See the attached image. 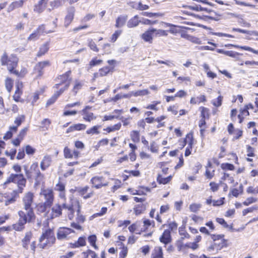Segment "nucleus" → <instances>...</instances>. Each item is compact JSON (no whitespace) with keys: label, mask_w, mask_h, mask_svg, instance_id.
I'll list each match as a JSON object with an SVG mask.
<instances>
[{"label":"nucleus","mask_w":258,"mask_h":258,"mask_svg":"<svg viewBox=\"0 0 258 258\" xmlns=\"http://www.w3.org/2000/svg\"><path fill=\"white\" fill-rule=\"evenodd\" d=\"M32 236V233L31 232L29 231L26 233L25 236L22 240L23 246L24 248H27L28 245L29 243Z\"/></svg>","instance_id":"obj_30"},{"label":"nucleus","mask_w":258,"mask_h":258,"mask_svg":"<svg viewBox=\"0 0 258 258\" xmlns=\"http://www.w3.org/2000/svg\"><path fill=\"white\" fill-rule=\"evenodd\" d=\"M5 86L8 92H11L13 86V80L10 78H7L5 81Z\"/></svg>","instance_id":"obj_37"},{"label":"nucleus","mask_w":258,"mask_h":258,"mask_svg":"<svg viewBox=\"0 0 258 258\" xmlns=\"http://www.w3.org/2000/svg\"><path fill=\"white\" fill-rule=\"evenodd\" d=\"M222 97L219 96L217 99H214L212 101V104L213 105L216 107H219L222 104Z\"/></svg>","instance_id":"obj_49"},{"label":"nucleus","mask_w":258,"mask_h":258,"mask_svg":"<svg viewBox=\"0 0 258 258\" xmlns=\"http://www.w3.org/2000/svg\"><path fill=\"white\" fill-rule=\"evenodd\" d=\"M75 9L74 7H70L67 10V15L64 19V26L68 27L74 19Z\"/></svg>","instance_id":"obj_11"},{"label":"nucleus","mask_w":258,"mask_h":258,"mask_svg":"<svg viewBox=\"0 0 258 258\" xmlns=\"http://www.w3.org/2000/svg\"><path fill=\"white\" fill-rule=\"evenodd\" d=\"M191 219L197 223H201L203 220V218L201 217L197 216L196 215H192L191 216Z\"/></svg>","instance_id":"obj_61"},{"label":"nucleus","mask_w":258,"mask_h":258,"mask_svg":"<svg viewBox=\"0 0 258 258\" xmlns=\"http://www.w3.org/2000/svg\"><path fill=\"white\" fill-rule=\"evenodd\" d=\"M64 204L63 205L62 208L59 205H55L51 209V213L47 214V217L50 218V219H53L59 216L61 214L62 208L67 210V209L64 208Z\"/></svg>","instance_id":"obj_8"},{"label":"nucleus","mask_w":258,"mask_h":258,"mask_svg":"<svg viewBox=\"0 0 258 258\" xmlns=\"http://www.w3.org/2000/svg\"><path fill=\"white\" fill-rule=\"evenodd\" d=\"M246 149L247 152V156L248 157H254L255 156L254 154V149L249 145L246 146Z\"/></svg>","instance_id":"obj_53"},{"label":"nucleus","mask_w":258,"mask_h":258,"mask_svg":"<svg viewBox=\"0 0 258 258\" xmlns=\"http://www.w3.org/2000/svg\"><path fill=\"white\" fill-rule=\"evenodd\" d=\"M112 69V68L109 67H104L99 70V76L103 77L106 76Z\"/></svg>","instance_id":"obj_35"},{"label":"nucleus","mask_w":258,"mask_h":258,"mask_svg":"<svg viewBox=\"0 0 258 258\" xmlns=\"http://www.w3.org/2000/svg\"><path fill=\"white\" fill-rule=\"evenodd\" d=\"M155 28H152L145 31L141 36V38L147 42L151 44L153 42L155 33Z\"/></svg>","instance_id":"obj_10"},{"label":"nucleus","mask_w":258,"mask_h":258,"mask_svg":"<svg viewBox=\"0 0 258 258\" xmlns=\"http://www.w3.org/2000/svg\"><path fill=\"white\" fill-rule=\"evenodd\" d=\"M64 208L67 209L68 216L69 219L72 220L74 217V213L76 212L77 215V220L81 222H83L85 220V217L80 215V205L79 202L77 200H73L72 205L67 206L66 205H63Z\"/></svg>","instance_id":"obj_5"},{"label":"nucleus","mask_w":258,"mask_h":258,"mask_svg":"<svg viewBox=\"0 0 258 258\" xmlns=\"http://www.w3.org/2000/svg\"><path fill=\"white\" fill-rule=\"evenodd\" d=\"M187 139H188L189 141H188V145L185 151V156L186 157L188 156L191 154V150L192 149V145L194 144V139L192 134H187Z\"/></svg>","instance_id":"obj_17"},{"label":"nucleus","mask_w":258,"mask_h":258,"mask_svg":"<svg viewBox=\"0 0 258 258\" xmlns=\"http://www.w3.org/2000/svg\"><path fill=\"white\" fill-rule=\"evenodd\" d=\"M55 241L54 233L50 229H47L43 232L39 238L38 246L42 249L51 246Z\"/></svg>","instance_id":"obj_4"},{"label":"nucleus","mask_w":258,"mask_h":258,"mask_svg":"<svg viewBox=\"0 0 258 258\" xmlns=\"http://www.w3.org/2000/svg\"><path fill=\"white\" fill-rule=\"evenodd\" d=\"M48 0H40L34 6V11L38 14L41 13L46 8Z\"/></svg>","instance_id":"obj_14"},{"label":"nucleus","mask_w":258,"mask_h":258,"mask_svg":"<svg viewBox=\"0 0 258 258\" xmlns=\"http://www.w3.org/2000/svg\"><path fill=\"white\" fill-rule=\"evenodd\" d=\"M40 35L36 31H35L34 33H32L27 38V41H35L39 38Z\"/></svg>","instance_id":"obj_46"},{"label":"nucleus","mask_w":258,"mask_h":258,"mask_svg":"<svg viewBox=\"0 0 258 258\" xmlns=\"http://www.w3.org/2000/svg\"><path fill=\"white\" fill-rule=\"evenodd\" d=\"M224 198H221L220 200H212L211 199H208L206 203L208 205L212 204L214 206H218L222 205L224 203Z\"/></svg>","instance_id":"obj_32"},{"label":"nucleus","mask_w":258,"mask_h":258,"mask_svg":"<svg viewBox=\"0 0 258 258\" xmlns=\"http://www.w3.org/2000/svg\"><path fill=\"white\" fill-rule=\"evenodd\" d=\"M33 201V195H26L23 198V202L24 204V208L27 211L26 214L29 211L33 212L31 207V205Z\"/></svg>","instance_id":"obj_13"},{"label":"nucleus","mask_w":258,"mask_h":258,"mask_svg":"<svg viewBox=\"0 0 258 258\" xmlns=\"http://www.w3.org/2000/svg\"><path fill=\"white\" fill-rule=\"evenodd\" d=\"M155 36L159 37L161 36H167L168 35L167 32L165 30L162 29H155Z\"/></svg>","instance_id":"obj_47"},{"label":"nucleus","mask_w":258,"mask_h":258,"mask_svg":"<svg viewBox=\"0 0 258 258\" xmlns=\"http://www.w3.org/2000/svg\"><path fill=\"white\" fill-rule=\"evenodd\" d=\"M207 251L212 254H215L218 252L217 251V247L214 243L207 248Z\"/></svg>","instance_id":"obj_54"},{"label":"nucleus","mask_w":258,"mask_h":258,"mask_svg":"<svg viewBox=\"0 0 258 258\" xmlns=\"http://www.w3.org/2000/svg\"><path fill=\"white\" fill-rule=\"evenodd\" d=\"M141 21L139 20L138 15H136L133 18H131L127 23V26L128 28H133L137 26Z\"/></svg>","instance_id":"obj_24"},{"label":"nucleus","mask_w":258,"mask_h":258,"mask_svg":"<svg viewBox=\"0 0 258 258\" xmlns=\"http://www.w3.org/2000/svg\"><path fill=\"white\" fill-rule=\"evenodd\" d=\"M201 208V205L200 204L194 203L189 206V209L192 212H198Z\"/></svg>","instance_id":"obj_44"},{"label":"nucleus","mask_w":258,"mask_h":258,"mask_svg":"<svg viewBox=\"0 0 258 258\" xmlns=\"http://www.w3.org/2000/svg\"><path fill=\"white\" fill-rule=\"evenodd\" d=\"M10 182H14L17 183L18 189L16 191V193H22L23 191V189L26 186V179L24 178L22 174H11L7 180L5 181V184H7Z\"/></svg>","instance_id":"obj_6"},{"label":"nucleus","mask_w":258,"mask_h":258,"mask_svg":"<svg viewBox=\"0 0 258 258\" xmlns=\"http://www.w3.org/2000/svg\"><path fill=\"white\" fill-rule=\"evenodd\" d=\"M257 201V199L253 197H250L246 199V200L243 203L244 206H247L252 203H255Z\"/></svg>","instance_id":"obj_45"},{"label":"nucleus","mask_w":258,"mask_h":258,"mask_svg":"<svg viewBox=\"0 0 258 258\" xmlns=\"http://www.w3.org/2000/svg\"><path fill=\"white\" fill-rule=\"evenodd\" d=\"M16 152V149H12L10 151H6L5 154L7 156H10L11 159L13 160L15 156Z\"/></svg>","instance_id":"obj_51"},{"label":"nucleus","mask_w":258,"mask_h":258,"mask_svg":"<svg viewBox=\"0 0 258 258\" xmlns=\"http://www.w3.org/2000/svg\"><path fill=\"white\" fill-rule=\"evenodd\" d=\"M27 73V71L26 69L25 68H23L20 72L18 70H16L14 72L13 74L15 75L16 76L18 77L23 78L25 76Z\"/></svg>","instance_id":"obj_39"},{"label":"nucleus","mask_w":258,"mask_h":258,"mask_svg":"<svg viewBox=\"0 0 258 258\" xmlns=\"http://www.w3.org/2000/svg\"><path fill=\"white\" fill-rule=\"evenodd\" d=\"M25 119V116L24 115H20L18 116L15 119L14 123L16 124L15 126H12V127H17V131L18 130V127L19 126L21 123L24 121Z\"/></svg>","instance_id":"obj_33"},{"label":"nucleus","mask_w":258,"mask_h":258,"mask_svg":"<svg viewBox=\"0 0 258 258\" xmlns=\"http://www.w3.org/2000/svg\"><path fill=\"white\" fill-rule=\"evenodd\" d=\"M103 60L101 59H97L96 58H93L90 62V66L94 67L95 66L99 65L102 62Z\"/></svg>","instance_id":"obj_56"},{"label":"nucleus","mask_w":258,"mask_h":258,"mask_svg":"<svg viewBox=\"0 0 258 258\" xmlns=\"http://www.w3.org/2000/svg\"><path fill=\"white\" fill-rule=\"evenodd\" d=\"M77 243L80 247L84 246L86 245V238L85 237H80L77 241Z\"/></svg>","instance_id":"obj_58"},{"label":"nucleus","mask_w":258,"mask_h":258,"mask_svg":"<svg viewBox=\"0 0 258 258\" xmlns=\"http://www.w3.org/2000/svg\"><path fill=\"white\" fill-rule=\"evenodd\" d=\"M74 232L72 229L67 227H60L57 233V237L59 240H62L68 237L71 233Z\"/></svg>","instance_id":"obj_7"},{"label":"nucleus","mask_w":258,"mask_h":258,"mask_svg":"<svg viewBox=\"0 0 258 258\" xmlns=\"http://www.w3.org/2000/svg\"><path fill=\"white\" fill-rule=\"evenodd\" d=\"M131 138L132 140L134 143H138L140 141V134L139 132L137 131H133L131 133Z\"/></svg>","instance_id":"obj_34"},{"label":"nucleus","mask_w":258,"mask_h":258,"mask_svg":"<svg viewBox=\"0 0 258 258\" xmlns=\"http://www.w3.org/2000/svg\"><path fill=\"white\" fill-rule=\"evenodd\" d=\"M127 19V16H120L116 20L115 27L121 28L125 24Z\"/></svg>","instance_id":"obj_25"},{"label":"nucleus","mask_w":258,"mask_h":258,"mask_svg":"<svg viewBox=\"0 0 258 258\" xmlns=\"http://www.w3.org/2000/svg\"><path fill=\"white\" fill-rule=\"evenodd\" d=\"M43 92V89H41L39 90L36 91L34 93L33 97H32V104H33L35 102H36L37 100L39 99V96L42 94Z\"/></svg>","instance_id":"obj_42"},{"label":"nucleus","mask_w":258,"mask_h":258,"mask_svg":"<svg viewBox=\"0 0 258 258\" xmlns=\"http://www.w3.org/2000/svg\"><path fill=\"white\" fill-rule=\"evenodd\" d=\"M88 46L90 48L91 50L95 52H98L99 51V49L97 48L96 44L92 39H88Z\"/></svg>","instance_id":"obj_41"},{"label":"nucleus","mask_w":258,"mask_h":258,"mask_svg":"<svg viewBox=\"0 0 258 258\" xmlns=\"http://www.w3.org/2000/svg\"><path fill=\"white\" fill-rule=\"evenodd\" d=\"M58 97L54 94L51 98H50L46 102V106H48L51 104H52L57 99Z\"/></svg>","instance_id":"obj_62"},{"label":"nucleus","mask_w":258,"mask_h":258,"mask_svg":"<svg viewBox=\"0 0 258 258\" xmlns=\"http://www.w3.org/2000/svg\"><path fill=\"white\" fill-rule=\"evenodd\" d=\"M25 174L28 180L32 181L34 178L35 180V185H37L42 181L44 176L40 172L37 163H33L30 166V169H28L27 166H24Z\"/></svg>","instance_id":"obj_1"},{"label":"nucleus","mask_w":258,"mask_h":258,"mask_svg":"<svg viewBox=\"0 0 258 258\" xmlns=\"http://www.w3.org/2000/svg\"><path fill=\"white\" fill-rule=\"evenodd\" d=\"M161 242L166 244L171 241L170 231L169 230H165L160 238Z\"/></svg>","instance_id":"obj_19"},{"label":"nucleus","mask_w":258,"mask_h":258,"mask_svg":"<svg viewBox=\"0 0 258 258\" xmlns=\"http://www.w3.org/2000/svg\"><path fill=\"white\" fill-rule=\"evenodd\" d=\"M71 74V71H69L65 73L64 74L62 75L59 76L57 78V80L59 81V83L56 84L55 85V87L56 88H58L60 85L65 83L66 82L69 83L70 84V82L72 81V78L70 77V75Z\"/></svg>","instance_id":"obj_9"},{"label":"nucleus","mask_w":258,"mask_h":258,"mask_svg":"<svg viewBox=\"0 0 258 258\" xmlns=\"http://www.w3.org/2000/svg\"><path fill=\"white\" fill-rule=\"evenodd\" d=\"M150 94V92L148 89L144 90H138L137 91H132V94L133 96L138 97V96H144L148 95Z\"/></svg>","instance_id":"obj_28"},{"label":"nucleus","mask_w":258,"mask_h":258,"mask_svg":"<svg viewBox=\"0 0 258 258\" xmlns=\"http://www.w3.org/2000/svg\"><path fill=\"white\" fill-rule=\"evenodd\" d=\"M215 245L217 247V251L221 250L223 247L227 246V240H225L224 237L219 239L217 241L214 242Z\"/></svg>","instance_id":"obj_23"},{"label":"nucleus","mask_w":258,"mask_h":258,"mask_svg":"<svg viewBox=\"0 0 258 258\" xmlns=\"http://www.w3.org/2000/svg\"><path fill=\"white\" fill-rule=\"evenodd\" d=\"M171 178V175H169L167 177H163L161 175H159L157 178V180L160 183L166 184L170 181Z\"/></svg>","instance_id":"obj_38"},{"label":"nucleus","mask_w":258,"mask_h":258,"mask_svg":"<svg viewBox=\"0 0 258 258\" xmlns=\"http://www.w3.org/2000/svg\"><path fill=\"white\" fill-rule=\"evenodd\" d=\"M45 201L44 203V207H49L52 203L53 200V195H41Z\"/></svg>","instance_id":"obj_29"},{"label":"nucleus","mask_w":258,"mask_h":258,"mask_svg":"<svg viewBox=\"0 0 258 258\" xmlns=\"http://www.w3.org/2000/svg\"><path fill=\"white\" fill-rule=\"evenodd\" d=\"M206 12L208 13V15H203V16L207 19L218 21L221 18V16L214 11L208 9Z\"/></svg>","instance_id":"obj_15"},{"label":"nucleus","mask_w":258,"mask_h":258,"mask_svg":"<svg viewBox=\"0 0 258 258\" xmlns=\"http://www.w3.org/2000/svg\"><path fill=\"white\" fill-rule=\"evenodd\" d=\"M100 127H101L100 125H95V126H93L92 127L87 130L86 133L88 135L99 134V132L98 131V129L100 128Z\"/></svg>","instance_id":"obj_36"},{"label":"nucleus","mask_w":258,"mask_h":258,"mask_svg":"<svg viewBox=\"0 0 258 258\" xmlns=\"http://www.w3.org/2000/svg\"><path fill=\"white\" fill-rule=\"evenodd\" d=\"M74 131L84 130L86 128V125L82 123H78L73 124Z\"/></svg>","instance_id":"obj_50"},{"label":"nucleus","mask_w":258,"mask_h":258,"mask_svg":"<svg viewBox=\"0 0 258 258\" xmlns=\"http://www.w3.org/2000/svg\"><path fill=\"white\" fill-rule=\"evenodd\" d=\"M151 258H163V250L161 247H155L151 254Z\"/></svg>","instance_id":"obj_21"},{"label":"nucleus","mask_w":258,"mask_h":258,"mask_svg":"<svg viewBox=\"0 0 258 258\" xmlns=\"http://www.w3.org/2000/svg\"><path fill=\"white\" fill-rule=\"evenodd\" d=\"M121 33V30H119L115 31V32L112 35L111 41L112 42H115Z\"/></svg>","instance_id":"obj_59"},{"label":"nucleus","mask_w":258,"mask_h":258,"mask_svg":"<svg viewBox=\"0 0 258 258\" xmlns=\"http://www.w3.org/2000/svg\"><path fill=\"white\" fill-rule=\"evenodd\" d=\"M97 240L96 236L95 235H92L88 237V241L93 247H94L95 249H97L98 247L97 245H96V241Z\"/></svg>","instance_id":"obj_43"},{"label":"nucleus","mask_w":258,"mask_h":258,"mask_svg":"<svg viewBox=\"0 0 258 258\" xmlns=\"http://www.w3.org/2000/svg\"><path fill=\"white\" fill-rule=\"evenodd\" d=\"M17 132V127L10 126L9 130L5 134L3 139L5 140L10 139L12 137L13 134Z\"/></svg>","instance_id":"obj_31"},{"label":"nucleus","mask_w":258,"mask_h":258,"mask_svg":"<svg viewBox=\"0 0 258 258\" xmlns=\"http://www.w3.org/2000/svg\"><path fill=\"white\" fill-rule=\"evenodd\" d=\"M27 1V0H19L18 1L13 2L8 7V12H10L15 9L22 7L24 3Z\"/></svg>","instance_id":"obj_16"},{"label":"nucleus","mask_w":258,"mask_h":258,"mask_svg":"<svg viewBox=\"0 0 258 258\" xmlns=\"http://www.w3.org/2000/svg\"><path fill=\"white\" fill-rule=\"evenodd\" d=\"M107 208L106 207H103L101 208V211L100 212L94 214L92 217L96 218L97 217L102 216L107 212Z\"/></svg>","instance_id":"obj_52"},{"label":"nucleus","mask_w":258,"mask_h":258,"mask_svg":"<svg viewBox=\"0 0 258 258\" xmlns=\"http://www.w3.org/2000/svg\"><path fill=\"white\" fill-rule=\"evenodd\" d=\"M82 112L84 114L83 118L86 121L90 122L96 118V117L94 115V114L92 112L86 111V109H83L82 110Z\"/></svg>","instance_id":"obj_27"},{"label":"nucleus","mask_w":258,"mask_h":258,"mask_svg":"<svg viewBox=\"0 0 258 258\" xmlns=\"http://www.w3.org/2000/svg\"><path fill=\"white\" fill-rule=\"evenodd\" d=\"M51 162V158L49 156H45L40 163L41 169L42 170H45L50 166Z\"/></svg>","instance_id":"obj_22"},{"label":"nucleus","mask_w":258,"mask_h":258,"mask_svg":"<svg viewBox=\"0 0 258 258\" xmlns=\"http://www.w3.org/2000/svg\"><path fill=\"white\" fill-rule=\"evenodd\" d=\"M49 43L45 42L39 48V50L37 52V56L38 57L44 55L49 49Z\"/></svg>","instance_id":"obj_26"},{"label":"nucleus","mask_w":258,"mask_h":258,"mask_svg":"<svg viewBox=\"0 0 258 258\" xmlns=\"http://www.w3.org/2000/svg\"><path fill=\"white\" fill-rule=\"evenodd\" d=\"M18 58L15 54H11L8 56L6 52H4L1 57V63L2 66H7V69L10 74H14L16 68L18 66Z\"/></svg>","instance_id":"obj_2"},{"label":"nucleus","mask_w":258,"mask_h":258,"mask_svg":"<svg viewBox=\"0 0 258 258\" xmlns=\"http://www.w3.org/2000/svg\"><path fill=\"white\" fill-rule=\"evenodd\" d=\"M225 55L233 58H236L240 55V54L233 51H226Z\"/></svg>","instance_id":"obj_57"},{"label":"nucleus","mask_w":258,"mask_h":258,"mask_svg":"<svg viewBox=\"0 0 258 258\" xmlns=\"http://www.w3.org/2000/svg\"><path fill=\"white\" fill-rule=\"evenodd\" d=\"M22 93V91H18V90H16L15 92V94L13 96V98L15 101L16 102L21 101L20 96Z\"/></svg>","instance_id":"obj_55"},{"label":"nucleus","mask_w":258,"mask_h":258,"mask_svg":"<svg viewBox=\"0 0 258 258\" xmlns=\"http://www.w3.org/2000/svg\"><path fill=\"white\" fill-rule=\"evenodd\" d=\"M26 152L27 154L32 155L34 153L35 149L29 145H27L25 147Z\"/></svg>","instance_id":"obj_63"},{"label":"nucleus","mask_w":258,"mask_h":258,"mask_svg":"<svg viewBox=\"0 0 258 258\" xmlns=\"http://www.w3.org/2000/svg\"><path fill=\"white\" fill-rule=\"evenodd\" d=\"M84 84L83 82L79 80H76L74 82V86L72 89V93L73 94L74 96H75L78 91L80 90Z\"/></svg>","instance_id":"obj_18"},{"label":"nucleus","mask_w":258,"mask_h":258,"mask_svg":"<svg viewBox=\"0 0 258 258\" xmlns=\"http://www.w3.org/2000/svg\"><path fill=\"white\" fill-rule=\"evenodd\" d=\"M121 125V123H118L112 126L108 127L106 128H104V130L106 131L108 133H110L111 132L119 130L120 128Z\"/></svg>","instance_id":"obj_40"},{"label":"nucleus","mask_w":258,"mask_h":258,"mask_svg":"<svg viewBox=\"0 0 258 258\" xmlns=\"http://www.w3.org/2000/svg\"><path fill=\"white\" fill-rule=\"evenodd\" d=\"M50 62L48 60L39 62L35 67V70L38 72V75L41 76L43 74L42 70L43 68L49 66Z\"/></svg>","instance_id":"obj_20"},{"label":"nucleus","mask_w":258,"mask_h":258,"mask_svg":"<svg viewBox=\"0 0 258 258\" xmlns=\"http://www.w3.org/2000/svg\"><path fill=\"white\" fill-rule=\"evenodd\" d=\"M159 103H160V102L154 101L153 102V104L148 105V106H147L146 107V108L148 109H152V110H158V109L157 108L156 106L157 104H158Z\"/></svg>","instance_id":"obj_60"},{"label":"nucleus","mask_w":258,"mask_h":258,"mask_svg":"<svg viewBox=\"0 0 258 258\" xmlns=\"http://www.w3.org/2000/svg\"><path fill=\"white\" fill-rule=\"evenodd\" d=\"M18 214L19 216L18 222L13 224V227L16 231H20L24 228V225L27 222H29L33 219L34 214L31 211H29L27 214L24 212L20 211Z\"/></svg>","instance_id":"obj_3"},{"label":"nucleus","mask_w":258,"mask_h":258,"mask_svg":"<svg viewBox=\"0 0 258 258\" xmlns=\"http://www.w3.org/2000/svg\"><path fill=\"white\" fill-rule=\"evenodd\" d=\"M91 182L93 185L96 188H100L103 186L107 185V182L104 181L103 177L95 176L92 178Z\"/></svg>","instance_id":"obj_12"},{"label":"nucleus","mask_w":258,"mask_h":258,"mask_svg":"<svg viewBox=\"0 0 258 258\" xmlns=\"http://www.w3.org/2000/svg\"><path fill=\"white\" fill-rule=\"evenodd\" d=\"M63 152L66 158H72L73 157V152L68 147L64 148Z\"/></svg>","instance_id":"obj_48"},{"label":"nucleus","mask_w":258,"mask_h":258,"mask_svg":"<svg viewBox=\"0 0 258 258\" xmlns=\"http://www.w3.org/2000/svg\"><path fill=\"white\" fill-rule=\"evenodd\" d=\"M210 186L212 192L217 191L219 188V184L214 182H211L210 183Z\"/></svg>","instance_id":"obj_64"}]
</instances>
